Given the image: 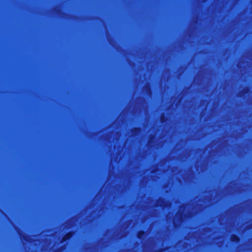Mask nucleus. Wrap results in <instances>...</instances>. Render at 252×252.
<instances>
[{"mask_svg": "<svg viewBox=\"0 0 252 252\" xmlns=\"http://www.w3.org/2000/svg\"><path fill=\"white\" fill-rule=\"evenodd\" d=\"M160 120L161 122H165L167 120V118L164 115H162Z\"/></svg>", "mask_w": 252, "mask_h": 252, "instance_id": "0eeeda50", "label": "nucleus"}, {"mask_svg": "<svg viewBox=\"0 0 252 252\" xmlns=\"http://www.w3.org/2000/svg\"><path fill=\"white\" fill-rule=\"evenodd\" d=\"M65 249V246H61L56 251V252H62Z\"/></svg>", "mask_w": 252, "mask_h": 252, "instance_id": "423d86ee", "label": "nucleus"}, {"mask_svg": "<svg viewBox=\"0 0 252 252\" xmlns=\"http://www.w3.org/2000/svg\"><path fill=\"white\" fill-rule=\"evenodd\" d=\"M155 137V136L153 134H151L150 136V139H149V142H151L153 139Z\"/></svg>", "mask_w": 252, "mask_h": 252, "instance_id": "6e6552de", "label": "nucleus"}, {"mask_svg": "<svg viewBox=\"0 0 252 252\" xmlns=\"http://www.w3.org/2000/svg\"><path fill=\"white\" fill-rule=\"evenodd\" d=\"M231 241L233 243H238L241 241V238L237 234H232L230 237Z\"/></svg>", "mask_w": 252, "mask_h": 252, "instance_id": "f03ea898", "label": "nucleus"}, {"mask_svg": "<svg viewBox=\"0 0 252 252\" xmlns=\"http://www.w3.org/2000/svg\"><path fill=\"white\" fill-rule=\"evenodd\" d=\"M146 231L144 230H141L138 231L137 233V237L139 240H143L146 235Z\"/></svg>", "mask_w": 252, "mask_h": 252, "instance_id": "7ed1b4c3", "label": "nucleus"}, {"mask_svg": "<svg viewBox=\"0 0 252 252\" xmlns=\"http://www.w3.org/2000/svg\"><path fill=\"white\" fill-rule=\"evenodd\" d=\"M140 128L138 127H135L133 128L132 132L135 134L137 133L140 131Z\"/></svg>", "mask_w": 252, "mask_h": 252, "instance_id": "39448f33", "label": "nucleus"}, {"mask_svg": "<svg viewBox=\"0 0 252 252\" xmlns=\"http://www.w3.org/2000/svg\"><path fill=\"white\" fill-rule=\"evenodd\" d=\"M74 232L72 230L67 232L62 238L61 243H63L69 240L74 235Z\"/></svg>", "mask_w": 252, "mask_h": 252, "instance_id": "f257e3e1", "label": "nucleus"}, {"mask_svg": "<svg viewBox=\"0 0 252 252\" xmlns=\"http://www.w3.org/2000/svg\"><path fill=\"white\" fill-rule=\"evenodd\" d=\"M165 202V200L163 198L159 199L157 202V206H162V203Z\"/></svg>", "mask_w": 252, "mask_h": 252, "instance_id": "20e7f679", "label": "nucleus"}]
</instances>
